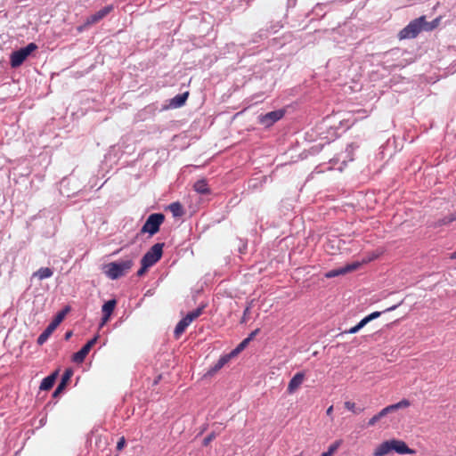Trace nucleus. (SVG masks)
<instances>
[{"label": "nucleus", "mask_w": 456, "mask_h": 456, "mask_svg": "<svg viewBox=\"0 0 456 456\" xmlns=\"http://www.w3.org/2000/svg\"><path fill=\"white\" fill-rule=\"evenodd\" d=\"M392 452L398 454H414L415 451L409 448L407 444L399 439H390L382 442L373 451V456H386Z\"/></svg>", "instance_id": "f257e3e1"}, {"label": "nucleus", "mask_w": 456, "mask_h": 456, "mask_svg": "<svg viewBox=\"0 0 456 456\" xmlns=\"http://www.w3.org/2000/svg\"><path fill=\"white\" fill-rule=\"evenodd\" d=\"M133 266V260L127 259L120 262H112L105 265V273L112 280H116L128 272Z\"/></svg>", "instance_id": "f03ea898"}, {"label": "nucleus", "mask_w": 456, "mask_h": 456, "mask_svg": "<svg viewBox=\"0 0 456 456\" xmlns=\"http://www.w3.org/2000/svg\"><path fill=\"white\" fill-rule=\"evenodd\" d=\"M70 311V307L69 305L65 306L61 311H60L52 322L46 327V329L39 335L37 338V344L42 346L46 342L51 334L55 330V329L60 325V323L64 320L67 314Z\"/></svg>", "instance_id": "7ed1b4c3"}, {"label": "nucleus", "mask_w": 456, "mask_h": 456, "mask_svg": "<svg viewBox=\"0 0 456 456\" xmlns=\"http://www.w3.org/2000/svg\"><path fill=\"white\" fill-rule=\"evenodd\" d=\"M425 16H420L411 20L398 34L399 39H407L416 37L423 29L425 23Z\"/></svg>", "instance_id": "20e7f679"}, {"label": "nucleus", "mask_w": 456, "mask_h": 456, "mask_svg": "<svg viewBox=\"0 0 456 456\" xmlns=\"http://www.w3.org/2000/svg\"><path fill=\"white\" fill-rule=\"evenodd\" d=\"M37 49V45L35 43H29L27 46L12 52L10 58L11 66L12 68L20 67Z\"/></svg>", "instance_id": "39448f33"}, {"label": "nucleus", "mask_w": 456, "mask_h": 456, "mask_svg": "<svg viewBox=\"0 0 456 456\" xmlns=\"http://www.w3.org/2000/svg\"><path fill=\"white\" fill-rule=\"evenodd\" d=\"M165 216L161 213H154L150 215L142 225L141 232L154 235L159 231V227L163 224Z\"/></svg>", "instance_id": "423d86ee"}, {"label": "nucleus", "mask_w": 456, "mask_h": 456, "mask_svg": "<svg viewBox=\"0 0 456 456\" xmlns=\"http://www.w3.org/2000/svg\"><path fill=\"white\" fill-rule=\"evenodd\" d=\"M164 243L154 244L142 256V262H144L151 266L155 265L163 255Z\"/></svg>", "instance_id": "0eeeda50"}, {"label": "nucleus", "mask_w": 456, "mask_h": 456, "mask_svg": "<svg viewBox=\"0 0 456 456\" xmlns=\"http://www.w3.org/2000/svg\"><path fill=\"white\" fill-rule=\"evenodd\" d=\"M284 114L285 111L283 110L270 111L265 115L259 116V123L265 127H270L275 122L281 119L284 117Z\"/></svg>", "instance_id": "6e6552de"}, {"label": "nucleus", "mask_w": 456, "mask_h": 456, "mask_svg": "<svg viewBox=\"0 0 456 456\" xmlns=\"http://www.w3.org/2000/svg\"><path fill=\"white\" fill-rule=\"evenodd\" d=\"M113 10H114V6L112 4L103 7L102 9L99 10L94 14L89 16L86 19V25L92 26V25L99 22L103 18H105L110 12H111Z\"/></svg>", "instance_id": "1a4fd4ad"}, {"label": "nucleus", "mask_w": 456, "mask_h": 456, "mask_svg": "<svg viewBox=\"0 0 456 456\" xmlns=\"http://www.w3.org/2000/svg\"><path fill=\"white\" fill-rule=\"evenodd\" d=\"M116 305H117V301L115 299L109 300L102 305V322H101V327H102L109 322Z\"/></svg>", "instance_id": "9d476101"}, {"label": "nucleus", "mask_w": 456, "mask_h": 456, "mask_svg": "<svg viewBox=\"0 0 456 456\" xmlns=\"http://www.w3.org/2000/svg\"><path fill=\"white\" fill-rule=\"evenodd\" d=\"M305 379V374L303 372H297L289 380L288 385V393L293 394L303 383Z\"/></svg>", "instance_id": "9b49d317"}, {"label": "nucleus", "mask_w": 456, "mask_h": 456, "mask_svg": "<svg viewBox=\"0 0 456 456\" xmlns=\"http://www.w3.org/2000/svg\"><path fill=\"white\" fill-rule=\"evenodd\" d=\"M231 358H232L231 354H225V355H223L222 357H220V359L208 370V374L213 375L216 372H217L231 360Z\"/></svg>", "instance_id": "f8f14e48"}, {"label": "nucleus", "mask_w": 456, "mask_h": 456, "mask_svg": "<svg viewBox=\"0 0 456 456\" xmlns=\"http://www.w3.org/2000/svg\"><path fill=\"white\" fill-rule=\"evenodd\" d=\"M57 376L58 370L45 378L40 384V389L44 391L50 390L53 387Z\"/></svg>", "instance_id": "ddd939ff"}, {"label": "nucleus", "mask_w": 456, "mask_h": 456, "mask_svg": "<svg viewBox=\"0 0 456 456\" xmlns=\"http://www.w3.org/2000/svg\"><path fill=\"white\" fill-rule=\"evenodd\" d=\"M72 374H73V372L70 369H67L65 370V372L62 375L60 384L58 385L57 388L55 389V391L53 393V396H56L59 393H61L64 389L67 383L70 379Z\"/></svg>", "instance_id": "4468645a"}, {"label": "nucleus", "mask_w": 456, "mask_h": 456, "mask_svg": "<svg viewBox=\"0 0 456 456\" xmlns=\"http://www.w3.org/2000/svg\"><path fill=\"white\" fill-rule=\"evenodd\" d=\"M194 190L199 192L200 194H209L210 189L208 187V184L205 179H201L197 181L193 185Z\"/></svg>", "instance_id": "2eb2a0df"}, {"label": "nucleus", "mask_w": 456, "mask_h": 456, "mask_svg": "<svg viewBox=\"0 0 456 456\" xmlns=\"http://www.w3.org/2000/svg\"><path fill=\"white\" fill-rule=\"evenodd\" d=\"M189 96V93L188 92H185L183 94H177L175 95L172 100H171V106L174 107V108H179V107H182L187 98Z\"/></svg>", "instance_id": "dca6fc26"}, {"label": "nucleus", "mask_w": 456, "mask_h": 456, "mask_svg": "<svg viewBox=\"0 0 456 456\" xmlns=\"http://www.w3.org/2000/svg\"><path fill=\"white\" fill-rule=\"evenodd\" d=\"M190 325L188 322L183 318L175 326L174 330V337L175 338L178 339L182 334L185 331L187 327Z\"/></svg>", "instance_id": "f3484780"}, {"label": "nucleus", "mask_w": 456, "mask_h": 456, "mask_svg": "<svg viewBox=\"0 0 456 456\" xmlns=\"http://www.w3.org/2000/svg\"><path fill=\"white\" fill-rule=\"evenodd\" d=\"M89 352L90 351L87 349V347L83 346V347L79 351L73 354L72 361L76 363H82L85 361L86 355L89 354Z\"/></svg>", "instance_id": "a211bd4d"}, {"label": "nucleus", "mask_w": 456, "mask_h": 456, "mask_svg": "<svg viewBox=\"0 0 456 456\" xmlns=\"http://www.w3.org/2000/svg\"><path fill=\"white\" fill-rule=\"evenodd\" d=\"M53 274V272L48 267H41L36 273H34L33 276L37 277L39 280H44L50 278Z\"/></svg>", "instance_id": "6ab92c4d"}, {"label": "nucleus", "mask_w": 456, "mask_h": 456, "mask_svg": "<svg viewBox=\"0 0 456 456\" xmlns=\"http://www.w3.org/2000/svg\"><path fill=\"white\" fill-rule=\"evenodd\" d=\"M411 405V402L407 399H403L397 403L387 406L388 413L393 412L398 409L407 408Z\"/></svg>", "instance_id": "aec40b11"}, {"label": "nucleus", "mask_w": 456, "mask_h": 456, "mask_svg": "<svg viewBox=\"0 0 456 456\" xmlns=\"http://www.w3.org/2000/svg\"><path fill=\"white\" fill-rule=\"evenodd\" d=\"M411 405V402L407 399H403L397 403L387 406L388 413L393 412L398 409L407 408Z\"/></svg>", "instance_id": "412c9836"}, {"label": "nucleus", "mask_w": 456, "mask_h": 456, "mask_svg": "<svg viewBox=\"0 0 456 456\" xmlns=\"http://www.w3.org/2000/svg\"><path fill=\"white\" fill-rule=\"evenodd\" d=\"M169 210L174 216H182L184 214L183 206L180 202H173L168 206Z\"/></svg>", "instance_id": "4be33fe9"}, {"label": "nucleus", "mask_w": 456, "mask_h": 456, "mask_svg": "<svg viewBox=\"0 0 456 456\" xmlns=\"http://www.w3.org/2000/svg\"><path fill=\"white\" fill-rule=\"evenodd\" d=\"M204 306L198 307L197 309L193 310L192 312L186 314L184 317V320L188 322L190 324L196 320L198 317H200L203 313Z\"/></svg>", "instance_id": "5701e85b"}, {"label": "nucleus", "mask_w": 456, "mask_h": 456, "mask_svg": "<svg viewBox=\"0 0 456 456\" xmlns=\"http://www.w3.org/2000/svg\"><path fill=\"white\" fill-rule=\"evenodd\" d=\"M387 414H388V411L387 409L385 407L379 413H377L371 419H370L368 426H374L381 418L385 417Z\"/></svg>", "instance_id": "b1692460"}, {"label": "nucleus", "mask_w": 456, "mask_h": 456, "mask_svg": "<svg viewBox=\"0 0 456 456\" xmlns=\"http://www.w3.org/2000/svg\"><path fill=\"white\" fill-rule=\"evenodd\" d=\"M344 406L346 410L352 411L354 414H359L363 411V409L356 407V404L351 401L345 402Z\"/></svg>", "instance_id": "393cba45"}, {"label": "nucleus", "mask_w": 456, "mask_h": 456, "mask_svg": "<svg viewBox=\"0 0 456 456\" xmlns=\"http://www.w3.org/2000/svg\"><path fill=\"white\" fill-rule=\"evenodd\" d=\"M346 273L345 267H341V268L334 269V270H331V271L326 273L325 277L330 279V278H334L338 275H343Z\"/></svg>", "instance_id": "a878e982"}, {"label": "nucleus", "mask_w": 456, "mask_h": 456, "mask_svg": "<svg viewBox=\"0 0 456 456\" xmlns=\"http://www.w3.org/2000/svg\"><path fill=\"white\" fill-rule=\"evenodd\" d=\"M439 23H440V18H436L431 22H427L425 20L424 30L431 31V30L435 29L436 27H438Z\"/></svg>", "instance_id": "bb28decb"}, {"label": "nucleus", "mask_w": 456, "mask_h": 456, "mask_svg": "<svg viewBox=\"0 0 456 456\" xmlns=\"http://www.w3.org/2000/svg\"><path fill=\"white\" fill-rule=\"evenodd\" d=\"M364 263H362V260L361 262L356 261V262H353L351 264H347L344 267H345L346 273H351V272L357 270Z\"/></svg>", "instance_id": "cd10ccee"}, {"label": "nucleus", "mask_w": 456, "mask_h": 456, "mask_svg": "<svg viewBox=\"0 0 456 456\" xmlns=\"http://www.w3.org/2000/svg\"><path fill=\"white\" fill-rule=\"evenodd\" d=\"M365 325H366L365 322L363 320H361L360 322H358V324L352 327L348 330L345 331V333L354 334V333L358 332Z\"/></svg>", "instance_id": "c85d7f7f"}, {"label": "nucleus", "mask_w": 456, "mask_h": 456, "mask_svg": "<svg viewBox=\"0 0 456 456\" xmlns=\"http://www.w3.org/2000/svg\"><path fill=\"white\" fill-rule=\"evenodd\" d=\"M341 444H342L341 440H337L333 444H331L329 446L328 451H327L329 452V454H330L332 456L338 451V449L340 447Z\"/></svg>", "instance_id": "c756f323"}, {"label": "nucleus", "mask_w": 456, "mask_h": 456, "mask_svg": "<svg viewBox=\"0 0 456 456\" xmlns=\"http://www.w3.org/2000/svg\"><path fill=\"white\" fill-rule=\"evenodd\" d=\"M250 341V338H245L238 346L235 350H233L231 354L232 356V355H235L238 352H240V350H242L246 345Z\"/></svg>", "instance_id": "7c9ffc66"}, {"label": "nucleus", "mask_w": 456, "mask_h": 456, "mask_svg": "<svg viewBox=\"0 0 456 456\" xmlns=\"http://www.w3.org/2000/svg\"><path fill=\"white\" fill-rule=\"evenodd\" d=\"M456 220V212L454 214L450 215L449 216H446L443 218L441 221H439V224H447Z\"/></svg>", "instance_id": "2f4dec72"}, {"label": "nucleus", "mask_w": 456, "mask_h": 456, "mask_svg": "<svg viewBox=\"0 0 456 456\" xmlns=\"http://www.w3.org/2000/svg\"><path fill=\"white\" fill-rule=\"evenodd\" d=\"M381 314V312H373L371 313L370 314L367 315L366 317H364L362 320L365 322V323L367 324L368 322H370V321L379 317Z\"/></svg>", "instance_id": "473e14b6"}, {"label": "nucleus", "mask_w": 456, "mask_h": 456, "mask_svg": "<svg viewBox=\"0 0 456 456\" xmlns=\"http://www.w3.org/2000/svg\"><path fill=\"white\" fill-rule=\"evenodd\" d=\"M141 265H142V267L137 271L138 276H142L147 272L148 268L151 267L150 265H148L144 262H142V261H141Z\"/></svg>", "instance_id": "72a5a7b5"}, {"label": "nucleus", "mask_w": 456, "mask_h": 456, "mask_svg": "<svg viewBox=\"0 0 456 456\" xmlns=\"http://www.w3.org/2000/svg\"><path fill=\"white\" fill-rule=\"evenodd\" d=\"M215 438H216L215 433L214 432L210 433L203 439V445H205V446L208 445L210 444V442L213 441Z\"/></svg>", "instance_id": "f704fd0d"}, {"label": "nucleus", "mask_w": 456, "mask_h": 456, "mask_svg": "<svg viewBox=\"0 0 456 456\" xmlns=\"http://www.w3.org/2000/svg\"><path fill=\"white\" fill-rule=\"evenodd\" d=\"M380 253H372L371 255H370L369 256L365 257L362 259V263H369L372 260H375L377 259L379 256Z\"/></svg>", "instance_id": "c9c22d12"}, {"label": "nucleus", "mask_w": 456, "mask_h": 456, "mask_svg": "<svg viewBox=\"0 0 456 456\" xmlns=\"http://www.w3.org/2000/svg\"><path fill=\"white\" fill-rule=\"evenodd\" d=\"M249 313H250V305H248L245 308V310H244V312H243V316H242V318H241V320H240V322H241V323H245V322H247V320H248V316Z\"/></svg>", "instance_id": "e433bc0d"}, {"label": "nucleus", "mask_w": 456, "mask_h": 456, "mask_svg": "<svg viewBox=\"0 0 456 456\" xmlns=\"http://www.w3.org/2000/svg\"><path fill=\"white\" fill-rule=\"evenodd\" d=\"M97 339H98V337L95 336L94 338H93L92 339L87 341V343L85 345V346L87 347V349L90 351L92 349V347L95 345Z\"/></svg>", "instance_id": "4c0bfd02"}, {"label": "nucleus", "mask_w": 456, "mask_h": 456, "mask_svg": "<svg viewBox=\"0 0 456 456\" xmlns=\"http://www.w3.org/2000/svg\"><path fill=\"white\" fill-rule=\"evenodd\" d=\"M125 444H126V440L124 437H121L117 444V449L118 451L122 450L124 448Z\"/></svg>", "instance_id": "58836bf2"}, {"label": "nucleus", "mask_w": 456, "mask_h": 456, "mask_svg": "<svg viewBox=\"0 0 456 456\" xmlns=\"http://www.w3.org/2000/svg\"><path fill=\"white\" fill-rule=\"evenodd\" d=\"M91 25H86V21L83 25L77 27V30L80 33V32L84 31V29H86V28H88Z\"/></svg>", "instance_id": "ea45409f"}, {"label": "nucleus", "mask_w": 456, "mask_h": 456, "mask_svg": "<svg viewBox=\"0 0 456 456\" xmlns=\"http://www.w3.org/2000/svg\"><path fill=\"white\" fill-rule=\"evenodd\" d=\"M259 332V329L255 330L250 333V335L248 338H250V340Z\"/></svg>", "instance_id": "a19ab883"}, {"label": "nucleus", "mask_w": 456, "mask_h": 456, "mask_svg": "<svg viewBox=\"0 0 456 456\" xmlns=\"http://www.w3.org/2000/svg\"><path fill=\"white\" fill-rule=\"evenodd\" d=\"M332 412H333V406H332V405H330V406L327 409V411H326V414H327L328 416H331V415H332Z\"/></svg>", "instance_id": "79ce46f5"}, {"label": "nucleus", "mask_w": 456, "mask_h": 456, "mask_svg": "<svg viewBox=\"0 0 456 456\" xmlns=\"http://www.w3.org/2000/svg\"><path fill=\"white\" fill-rule=\"evenodd\" d=\"M72 336V331H68L65 334V339L68 340Z\"/></svg>", "instance_id": "37998d69"}, {"label": "nucleus", "mask_w": 456, "mask_h": 456, "mask_svg": "<svg viewBox=\"0 0 456 456\" xmlns=\"http://www.w3.org/2000/svg\"><path fill=\"white\" fill-rule=\"evenodd\" d=\"M450 258L456 259V250L451 254Z\"/></svg>", "instance_id": "c03bdc74"}, {"label": "nucleus", "mask_w": 456, "mask_h": 456, "mask_svg": "<svg viewBox=\"0 0 456 456\" xmlns=\"http://www.w3.org/2000/svg\"><path fill=\"white\" fill-rule=\"evenodd\" d=\"M396 308V305H393L389 308L387 309V311H392V310H395Z\"/></svg>", "instance_id": "a18cd8bd"}, {"label": "nucleus", "mask_w": 456, "mask_h": 456, "mask_svg": "<svg viewBox=\"0 0 456 456\" xmlns=\"http://www.w3.org/2000/svg\"><path fill=\"white\" fill-rule=\"evenodd\" d=\"M321 456H331L328 452H323Z\"/></svg>", "instance_id": "49530a36"}, {"label": "nucleus", "mask_w": 456, "mask_h": 456, "mask_svg": "<svg viewBox=\"0 0 456 456\" xmlns=\"http://www.w3.org/2000/svg\"><path fill=\"white\" fill-rule=\"evenodd\" d=\"M298 456H302V455L300 454V455H298Z\"/></svg>", "instance_id": "de8ad7c7"}]
</instances>
